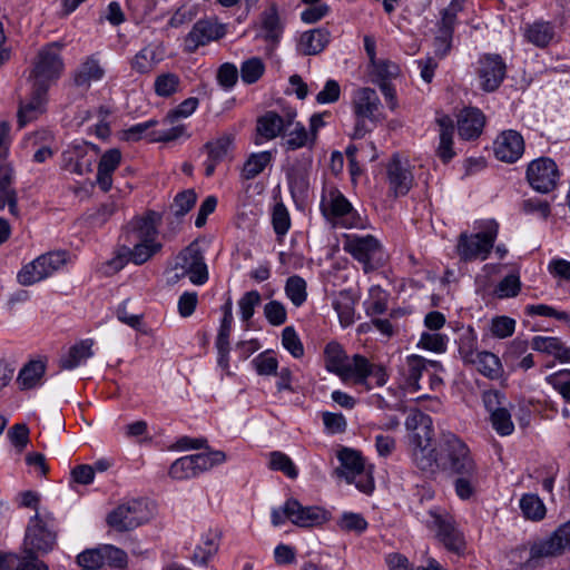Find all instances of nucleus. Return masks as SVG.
Here are the masks:
<instances>
[{"label": "nucleus", "mask_w": 570, "mask_h": 570, "mask_svg": "<svg viewBox=\"0 0 570 570\" xmlns=\"http://www.w3.org/2000/svg\"><path fill=\"white\" fill-rule=\"evenodd\" d=\"M439 468L458 475H474L476 465L468 445L455 434L443 432L439 440Z\"/></svg>", "instance_id": "obj_4"}, {"label": "nucleus", "mask_w": 570, "mask_h": 570, "mask_svg": "<svg viewBox=\"0 0 570 570\" xmlns=\"http://www.w3.org/2000/svg\"><path fill=\"white\" fill-rule=\"evenodd\" d=\"M285 294L296 307L303 305L307 298L305 279L298 275L288 277L285 284Z\"/></svg>", "instance_id": "obj_42"}, {"label": "nucleus", "mask_w": 570, "mask_h": 570, "mask_svg": "<svg viewBox=\"0 0 570 570\" xmlns=\"http://www.w3.org/2000/svg\"><path fill=\"white\" fill-rule=\"evenodd\" d=\"M149 520L147 503L142 499H132L119 504L107 515V523L112 529L130 531Z\"/></svg>", "instance_id": "obj_10"}, {"label": "nucleus", "mask_w": 570, "mask_h": 570, "mask_svg": "<svg viewBox=\"0 0 570 570\" xmlns=\"http://www.w3.org/2000/svg\"><path fill=\"white\" fill-rule=\"evenodd\" d=\"M165 55L163 42H150L134 56L130 67L139 75L150 73L165 59Z\"/></svg>", "instance_id": "obj_23"}, {"label": "nucleus", "mask_w": 570, "mask_h": 570, "mask_svg": "<svg viewBox=\"0 0 570 570\" xmlns=\"http://www.w3.org/2000/svg\"><path fill=\"white\" fill-rule=\"evenodd\" d=\"M556 391H558L566 402L570 403V370H561L546 377Z\"/></svg>", "instance_id": "obj_57"}, {"label": "nucleus", "mask_w": 570, "mask_h": 570, "mask_svg": "<svg viewBox=\"0 0 570 570\" xmlns=\"http://www.w3.org/2000/svg\"><path fill=\"white\" fill-rule=\"evenodd\" d=\"M217 534L209 532L203 539V544L198 546L193 554L195 563L205 564L210 557L218 550Z\"/></svg>", "instance_id": "obj_47"}, {"label": "nucleus", "mask_w": 570, "mask_h": 570, "mask_svg": "<svg viewBox=\"0 0 570 570\" xmlns=\"http://www.w3.org/2000/svg\"><path fill=\"white\" fill-rule=\"evenodd\" d=\"M428 366L439 368L441 364L438 361H428L420 355H410L406 357L403 376L411 392H417L421 389L419 381L423 373L428 371Z\"/></svg>", "instance_id": "obj_28"}, {"label": "nucleus", "mask_w": 570, "mask_h": 570, "mask_svg": "<svg viewBox=\"0 0 570 570\" xmlns=\"http://www.w3.org/2000/svg\"><path fill=\"white\" fill-rule=\"evenodd\" d=\"M105 75V70L99 60L94 56L88 57L75 72L73 81L78 87H89L91 81L100 80Z\"/></svg>", "instance_id": "obj_34"}, {"label": "nucleus", "mask_w": 570, "mask_h": 570, "mask_svg": "<svg viewBox=\"0 0 570 570\" xmlns=\"http://www.w3.org/2000/svg\"><path fill=\"white\" fill-rule=\"evenodd\" d=\"M435 122L439 126L440 138L436 155L446 164L455 156L453 150L454 121L448 115H438Z\"/></svg>", "instance_id": "obj_27"}, {"label": "nucleus", "mask_w": 570, "mask_h": 570, "mask_svg": "<svg viewBox=\"0 0 570 570\" xmlns=\"http://www.w3.org/2000/svg\"><path fill=\"white\" fill-rule=\"evenodd\" d=\"M191 458L195 465L196 475L225 462L226 460V455L222 451L193 454Z\"/></svg>", "instance_id": "obj_48"}, {"label": "nucleus", "mask_w": 570, "mask_h": 570, "mask_svg": "<svg viewBox=\"0 0 570 570\" xmlns=\"http://www.w3.org/2000/svg\"><path fill=\"white\" fill-rule=\"evenodd\" d=\"M331 33L326 28H317L302 33L299 50L304 55H317L324 50L330 42Z\"/></svg>", "instance_id": "obj_30"}, {"label": "nucleus", "mask_w": 570, "mask_h": 570, "mask_svg": "<svg viewBox=\"0 0 570 570\" xmlns=\"http://www.w3.org/2000/svg\"><path fill=\"white\" fill-rule=\"evenodd\" d=\"M531 346L534 351L553 355L559 360L562 342L558 337L551 336H534L531 342Z\"/></svg>", "instance_id": "obj_59"}, {"label": "nucleus", "mask_w": 570, "mask_h": 570, "mask_svg": "<svg viewBox=\"0 0 570 570\" xmlns=\"http://www.w3.org/2000/svg\"><path fill=\"white\" fill-rule=\"evenodd\" d=\"M282 344L295 358L303 356L304 347L294 327L287 326L283 330Z\"/></svg>", "instance_id": "obj_63"}, {"label": "nucleus", "mask_w": 570, "mask_h": 570, "mask_svg": "<svg viewBox=\"0 0 570 570\" xmlns=\"http://www.w3.org/2000/svg\"><path fill=\"white\" fill-rule=\"evenodd\" d=\"M499 233V224L489 219L482 223L480 230L472 235L461 234L456 248L463 261H484L488 258Z\"/></svg>", "instance_id": "obj_7"}, {"label": "nucleus", "mask_w": 570, "mask_h": 570, "mask_svg": "<svg viewBox=\"0 0 570 570\" xmlns=\"http://www.w3.org/2000/svg\"><path fill=\"white\" fill-rule=\"evenodd\" d=\"M320 209L324 218L333 227L358 228L363 226L357 210L342 191L332 184L323 185Z\"/></svg>", "instance_id": "obj_3"}, {"label": "nucleus", "mask_w": 570, "mask_h": 570, "mask_svg": "<svg viewBox=\"0 0 570 570\" xmlns=\"http://www.w3.org/2000/svg\"><path fill=\"white\" fill-rule=\"evenodd\" d=\"M46 366L41 361H31L19 372L17 383L21 390L35 387L43 376Z\"/></svg>", "instance_id": "obj_38"}, {"label": "nucleus", "mask_w": 570, "mask_h": 570, "mask_svg": "<svg viewBox=\"0 0 570 570\" xmlns=\"http://www.w3.org/2000/svg\"><path fill=\"white\" fill-rule=\"evenodd\" d=\"M197 195L194 189H186L178 193L171 204V210L174 215L185 216L196 204Z\"/></svg>", "instance_id": "obj_55"}, {"label": "nucleus", "mask_w": 570, "mask_h": 570, "mask_svg": "<svg viewBox=\"0 0 570 570\" xmlns=\"http://www.w3.org/2000/svg\"><path fill=\"white\" fill-rule=\"evenodd\" d=\"M268 466L271 470L283 472L289 479H296L298 475V471L292 459L279 451L269 453Z\"/></svg>", "instance_id": "obj_44"}, {"label": "nucleus", "mask_w": 570, "mask_h": 570, "mask_svg": "<svg viewBox=\"0 0 570 570\" xmlns=\"http://www.w3.org/2000/svg\"><path fill=\"white\" fill-rule=\"evenodd\" d=\"M326 368L338 375L344 382L362 386L365 391L372 390L368 379L375 381L376 386H383L389 380V374L382 364L371 363L365 356L355 354L347 358L343 347L336 342H330L324 350Z\"/></svg>", "instance_id": "obj_1"}, {"label": "nucleus", "mask_w": 570, "mask_h": 570, "mask_svg": "<svg viewBox=\"0 0 570 570\" xmlns=\"http://www.w3.org/2000/svg\"><path fill=\"white\" fill-rule=\"evenodd\" d=\"M273 156L271 151L253 153L246 159L240 177L244 180L256 178L272 163Z\"/></svg>", "instance_id": "obj_36"}, {"label": "nucleus", "mask_w": 570, "mask_h": 570, "mask_svg": "<svg viewBox=\"0 0 570 570\" xmlns=\"http://www.w3.org/2000/svg\"><path fill=\"white\" fill-rule=\"evenodd\" d=\"M161 249V244L158 242H132L124 243L116 256L107 263V273H116L125 267L128 262L136 265L146 263L150 257Z\"/></svg>", "instance_id": "obj_14"}, {"label": "nucleus", "mask_w": 570, "mask_h": 570, "mask_svg": "<svg viewBox=\"0 0 570 570\" xmlns=\"http://www.w3.org/2000/svg\"><path fill=\"white\" fill-rule=\"evenodd\" d=\"M425 523L428 528L435 531L436 538L449 551L458 554L464 551V534L453 517L448 513H440L436 510H430Z\"/></svg>", "instance_id": "obj_11"}, {"label": "nucleus", "mask_w": 570, "mask_h": 570, "mask_svg": "<svg viewBox=\"0 0 570 570\" xmlns=\"http://www.w3.org/2000/svg\"><path fill=\"white\" fill-rule=\"evenodd\" d=\"M225 35V24L218 23L214 19L198 20L185 37V50L187 52H195L199 47L219 40Z\"/></svg>", "instance_id": "obj_16"}, {"label": "nucleus", "mask_w": 570, "mask_h": 570, "mask_svg": "<svg viewBox=\"0 0 570 570\" xmlns=\"http://www.w3.org/2000/svg\"><path fill=\"white\" fill-rule=\"evenodd\" d=\"M524 36L532 45L544 48L554 38V27L550 22L535 21L528 26Z\"/></svg>", "instance_id": "obj_37"}, {"label": "nucleus", "mask_w": 570, "mask_h": 570, "mask_svg": "<svg viewBox=\"0 0 570 570\" xmlns=\"http://www.w3.org/2000/svg\"><path fill=\"white\" fill-rule=\"evenodd\" d=\"M158 220L159 216L155 212H148L145 216L135 217L125 227V232L121 236L124 242H156Z\"/></svg>", "instance_id": "obj_20"}, {"label": "nucleus", "mask_w": 570, "mask_h": 570, "mask_svg": "<svg viewBox=\"0 0 570 570\" xmlns=\"http://www.w3.org/2000/svg\"><path fill=\"white\" fill-rule=\"evenodd\" d=\"M405 426L412 434L433 435L432 419L422 412H415L406 417Z\"/></svg>", "instance_id": "obj_51"}, {"label": "nucleus", "mask_w": 570, "mask_h": 570, "mask_svg": "<svg viewBox=\"0 0 570 570\" xmlns=\"http://www.w3.org/2000/svg\"><path fill=\"white\" fill-rule=\"evenodd\" d=\"M66 257V252L61 250L40 255L21 268L17 276L18 282L23 286H29L49 277L65 265Z\"/></svg>", "instance_id": "obj_13"}, {"label": "nucleus", "mask_w": 570, "mask_h": 570, "mask_svg": "<svg viewBox=\"0 0 570 570\" xmlns=\"http://www.w3.org/2000/svg\"><path fill=\"white\" fill-rule=\"evenodd\" d=\"M48 89L32 85L30 98L28 101H20L18 110V125L23 128L29 122L36 120L46 110Z\"/></svg>", "instance_id": "obj_24"}, {"label": "nucleus", "mask_w": 570, "mask_h": 570, "mask_svg": "<svg viewBox=\"0 0 570 570\" xmlns=\"http://www.w3.org/2000/svg\"><path fill=\"white\" fill-rule=\"evenodd\" d=\"M353 112L356 118L353 138L361 139L372 130L367 121L376 126L383 117V106L377 92L368 87L357 88L352 96Z\"/></svg>", "instance_id": "obj_6"}, {"label": "nucleus", "mask_w": 570, "mask_h": 570, "mask_svg": "<svg viewBox=\"0 0 570 570\" xmlns=\"http://www.w3.org/2000/svg\"><path fill=\"white\" fill-rule=\"evenodd\" d=\"M337 524L344 531H354L356 533H362L367 528V522L363 515L354 512H344Z\"/></svg>", "instance_id": "obj_64"}, {"label": "nucleus", "mask_w": 570, "mask_h": 570, "mask_svg": "<svg viewBox=\"0 0 570 570\" xmlns=\"http://www.w3.org/2000/svg\"><path fill=\"white\" fill-rule=\"evenodd\" d=\"M287 520L302 528H311L323 524L327 520V513L323 508L316 505L304 507L294 498L285 502Z\"/></svg>", "instance_id": "obj_18"}, {"label": "nucleus", "mask_w": 570, "mask_h": 570, "mask_svg": "<svg viewBox=\"0 0 570 570\" xmlns=\"http://www.w3.org/2000/svg\"><path fill=\"white\" fill-rule=\"evenodd\" d=\"M485 117L483 112L474 107L464 108L458 116V131L462 139H476L483 130Z\"/></svg>", "instance_id": "obj_26"}, {"label": "nucleus", "mask_w": 570, "mask_h": 570, "mask_svg": "<svg viewBox=\"0 0 570 570\" xmlns=\"http://www.w3.org/2000/svg\"><path fill=\"white\" fill-rule=\"evenodd\" d=\"M63 70V62L60 57V46L57 42L43 47L37 56L30 79L32 85L49 89Z\"/></svg>", "instance_id": "obj_8"}, {"label": "nucleus", "mask_w": 570, "mask_h": 570, "mask_svg": "<svg viewBox=\"0 0 570 570\" xmlns=\"http://www.w3.org/2000/svg\"><path fill=\"white\" fill-rule=\"evenodd\" d=\"M30 561L21 564L20 557L16 553L0 552V570H49L47 564L36 563L29 568Z\"/></svg>", "instance_id": "obj_58"}, {"label": "nucleus", "mask_w": 570, "mask_h": 570, "mask_svg": "<svg viewBox=\"0 0 570 570\" xmlns=\"http://www.w3.org/2000/svg\"><path fill=\"white\" fill-rule=\"evenodd\" d=\"M520 509L527 519L534 521L543 519L546 507L539 497L533 494H524L520 500Z\"/></svg>", "instance_id": "obj_45"}, {"label": "nucleus", "mask_w": 570, "mask_h": 570, "mask_svg": "<svg viewBox=\"0 0 570 570\" xmlns=\"http://www.w3.org/2000/svg\"><path fill=\"white\" fill-rule=\"evenodd\" d=\"M448 337L446 335L436 332H423L421 334L419 346L424 350L435 353H443L446 351Z\"/></svg>", "instance_id": "obj_60"}, {"label": "nucleus", "mask_w": 570, "mask_h": 570, "mask_svg": "<svg viewBox=\"0 0 570 570\" xmlns=\"http://www.w3.org/2000/svg\"><path fill=\"white\" fill-rule=\"evenodd\" d=\"M77 563L81 570H100L105 564L100 548L87 549L78 554Z\"/></svg>", "instance_id": "obj_61"}, {"label": "nucleus", "mask_w": 570, "mask_h": 570, "mask_svg": "<svg viewBox=\"0 0 570 570\" xmlns=\"http://www.w3.org/2000/svg\"><path fill=\"white\" fill-rule=\"evenodd\" d=\"M570 550V521L559 525L549 537L531 543L529 558L520 567L534 570L543 566L544 559L557 558Z\"/></svg>", "instance_id": "obj_5"}, {"label": "nucleus", "mask_w": 570, "mask_h": 570, "mask_svg": "<svg viewBox=\"0 0 570 570\" xmlns=\"http://www.w3.org/2000/svg\"><path fill=\"white\" fill-rule=\"evenodd\" d=\"M233 141L234 137L232 135L224 134L203 146V150L207 154V158L204 161L205 175L207 177L213 176L217 165L225 160Z\"/></svg>", "instance_id": "obj_25"}, {"label": "nucleus", "mask_w": 570, "mask_h": 570, "mask_svg": "<svg viewBox=\"0 0 570 570\" xmlns=\"http://www.w3.org/2000/svg\"><path fill=\"white\" fill-rule=\"evenodd\" d=\"M478 341L476 334L473 330L469 328L463 332L458 341V350L459 354L462 357L464 363H473L474 357L476 356Z\"/></svg>", "instance_id": "obj_43"}, {"label": "nucleus", "mask_w": 570, "mask_h": 570, "mask_svg": "<svg viewBox=\"0 0 570 570\" xmlns=\"http://www.w3.org/2000/svg\"><path fill=\"white\" fill-rule=\"evenodd\" d=\"M386 169L390 189L396 197L406 195L414 180L410 163L406 159H401L399 155H394Z\"/></svg>", "instance_id": "obj_21"}, {"label": "nucleus", "mask_w": 570, "mask_h": 570, "mask_svg": "<svg viewBox=\"0 0 570 570\" xmlns=\"http://www.w3.org/2000/svg\"><path fill=\"white\" fill-rule=\"evenodd\" d=\"M57 524L53 514L49 511L37 512L29 521L23 540V556L21 564L30 561L29 568L36 563L46 564L39 560L37 553H48L56 544Z\"/></svg>", "instance_id": "obj_2"}, {"label": "nucleus", "mask_w": 570, "mask_h": 570, "mask_svg": "<svg viewBox=\"0 0 570 570\" xmlns=\"http://www.w3.org/2000/svg\"><path fill=\"white\" fill-rule=\"evenodd\" d=\"M262 28L265 39L277 41L283 32L276 6H271L262 13Z\"/></svg>", "instance_id": "obj_41"}, {"label": "nucleus", "mask_w": 570, "mask_h": 570, "mask_svg": "<svg viewBox=\"0 0 570 570\" xmlns=\"http://www.w3.org/2000/svg\"><path fill=\"white\" fill-rule=\"evenodd\" d=\"M490 421L492 428L501 436L510 435L514 431L511 413L507 406L498 412L492 413L490 415Z\"/></svg>", "instance_id": "obj_53"}, {"label": "nucleus", "mask_w": 570, "mask_h": 570, "mask_svg": "<svg viewBox=\"0 0 570 570\" xmlns=\"http://www.w3.org/2000/svg\"><path fill=\"white\" fill-rule=\"evenodd\" d=\"M94 341L86 338L72 345L66 355L59 360V367L62 370H73L80 364L86 362L94 355L92 352Z\"/></svg>", "instance_id": "obj_29"}, {"label": "nucleus", "mask_w": 570, "mask_h": 570, "mask_svg": "<svg viewBox=\"0 0 570 570\" xmlns=\"http://www.w3.org/2000/svg\"><path fill=\"white\" fill-rule=\"evenodd\" d=\"M478 371L487 377L497 379L501 373L500 358L491 352H479L473 360V363Z\"/></svg>", "instance_id": "obj_39"}, {"label": "nucleus", "mask_w": 570, "mask_h": 570, "mask_svg": "<svg viewBox=\"0 0 570 570\" xmlns=\"http://www.w3.org/2000/svg\"><path fill=\"white\" fill-rule=\"evenodd\" d=\"M174 269L176 281L188 276L193 284L203 285L208 279L204 256L196 244H190L176 256Z\"/></svg>", "instance_id": "obj_12"}, {"label": "nucleus", "mask_w": 570, "mask_h": 570, "mask_svg": "<svg viewBox=\"0 0 570 570\" xmlns=\"http://www.w3.org/2000/svg\"><path fill=\"white\" fill-rule=\"evenodd\" d=\"M265 66L259 58H250L240 66V77L245 83H255L264 73Z\"/></svg>", "instance_id": "obj_54"}, {"label": "nucleus", "mask_w": 570, "mask_h": 570, "mask_svg": "<svg viewBox=\"0 0 570 570\" xmlns=\"http://www.w3.org/2000/svg\"><path fill=\"white\" fill-rule=\"evenodd\" d=\"M168 473L170 478L175 480H185L197 476L191 455H186L174 461Z\"/></svg>", "instance_id": "obj_52"}, {"label": "nucleus", "mask_w": 570, "mask_h": 570, "mask_svg": "<svg viewBox=\"0 0 570 570\" xmlns=\"http://www.w3.org/2000/svg\"><path fill=\"white\" fill-rule=\"evenodd\" d=\"M180 79L176 73L166 72L155 79V92L159 97H169L178 91Z\"/></svg>", "instance_id": "obj_49"}, {"label": "nucleus", "mask_w": 570, "mask_h": 570, "mask_svg": "<svg viewBox=\"0 0 570 570\" xmlns=\"http://www.w3.org/2000/svg\"><path fill=\"white\" fill-rule=\"evenodd\" d=\"M343 248L363 265L365 272L375 268L383 261L382 246L372 235H345Z\"/></svg>", "instance_id": "obj_9"}, {"label": "nucleus", "mask_w": 570, "mask_h": 570, "mask_svg": "<svg viewBox=\"0 0 570 570\" xmlns=\"http://www.w3.org/2000/svg\"><path fill=\"white\" fill-rule=\"evenodd\" d=\"M523 151V138L515 130L503 131L494 141V155L501 161L512 164L522 156Z\"/></svg>", "instance_id": "obj_22"}, {"label": "nucleus", "mask_w": 570, "mask_h": 570, "mask_svg": "<svg viewBox=\"0 0 570 570\" xmlns=\"http://www.w3.org/2000/svg\"><path fill=\"white\" fill-rule=\"evenodd\" d=\"M337 459L341 462V468L336 470V473L346 481L353 479L365 466L364 459L360 452L352 449H342L337 454Z\"/></svg>", "instance_id": "obj_32"}, {"label": "nucleus", "mask_w": 570, "mask_h": 570, "mask_svg": "<svg viewBox=\"0 0 570 570\" xmlns=\"http://www.w3.org/2000/svg\"><path fill=\"white\" fill-rule=\"evenodd\" d=\"M333 307L336 311L340 322L343 326H348L354 322V306L353 301L346 294L340 296L333 302Z\"/></svg>", "instance_id": "obj_56"}, {"label": "nucleus", "mask_w": 570, "mask_h": 570, "mask_svg": "<svg viewBox=\"0 0 570 570\" xmlns=\"http://www.w3.org/2000/svg\"><path fill=\"white\" fill-rule=\"evenodd\" d=\"M13 169L6 164H0V209L8 205L12 215H17V195L11 188Z\"/></svg>", "instance_id": "obj_33"}, {"label": "nucleus", "mask_w": 570, "mask_h": 570, "mask_svg": "<svg viewBox=\"0 0 570 570\" xmlns=\"http://www.w3.org/2000/svg\"><path fill=\"white\" fill-rule=\"evenodd\" d=\"M285 130L282 116L275 111H266L258 117L256 131L266 140H272L283 134Z\"/></svg>", "instance_id": "obj_35"}, {"label": "nucleus", "mask_w": 570, "mask_h": 570, "mask_svg": "<svg viewBox=\"0 0 570 570\" xmlns=\"http://www.w3.org/2000/svg\"><path fill=\"white\" fill-rule=\"evenodd\" d=\"M272 224L278 239H282L291 227L289 213L284 204L277 203L272 213Z\"/></svg>", "instance_id": "obj_50"}, {"label": "nucleus", "mask_w": 570, "mask_h": 570, "mask_svg": "<svg viewBox=\"0 0 570 570\" xmlns=\"http://www.w3.org/2000/svg\"><path fill=\"white\" fill-rule=\"evenodd\" d=\"M262 298L257 291L245 293L238 301L240 317L243 322H249L255 313V307L259 305Z\"/></svg>", "instance_id": "obj_62"}, {"label": "nucleus", "mask_w": 570, "mask_h": 570, "mask_svg": "<svg viewBox=\"0 0 570 570\" xmlns=\"http://www.w3.org/2000/svg\"><path fill=\"white\" fill-rule=\"evenodd\" d=\"M314 142V137L309 136L302 122H296L295 127L285 129L282 137V146L292 151L304 147L312 148Z\"/></svg>", "instance_id": "obj_31"}, {"label": "nucleus", "mask_w": 570, "mask_h": 570, "mask_svg": "<svg viewBox=\"0 0 570 570\" xmlns=\"http://www.w3.org/2000/svg\"><path fill=\"white\" fill-rule=\"evenodd\" d=\"M433 435L411 434L412 461L423 472H434L439 468V449L431 445Z\"/></svg>", "instance_id": "obj_19"}, {"label": "nucleus", "mask_w": 570, "mask_h": 570, "mask_svg": "<svg viewBox=\"0 0 570 570\" xmlns=\"http://www.w3.org/2000/svg\"><path fill=\"white\" fill-rule=\"evenodd\" d=\"M102 556L104 564L115 569H125L128 563L127 553L112 544L99 546Z\"/></svg>", "instance_id": "obj_46"}, {"label": "nucleus", "mask_w": 570, "mask_h": 570, "mask_svg": "<svg viewBox=\"0 0 570 570\" xmlns=\"http://www.w3.org/2000/svg\"><path fill=\"white\" fill-rule=\"evenodd\" d=\"M529 185L541 194L553 190L559 179V170L554 160L548 157H540L532 160L527 168Z\"/></svg>", "instance_id": "obj_15"}, {"label": "nucleus", "mask_w": 570, "mask_h": 570, "mask_svg": "<svg viewBox=\"0 0 570 570\" xmlns=\"http://www.w3.org/2000/svg\"><path fill=\"white\" fill-rule=\"evenodd\" d=\"M480 86L485 91H494L505 78L507 66L502 57L497 53H487L479 60Z\"/></svg>", "instance_id": "obj_17"}, {"label": "nucleus", "mask_w": 570, "mask_h": 570, "mask_svg": "<svg viewBox=\"0 0 570 570\" xmlns=\"http://www.w3.org/2000/svg\"><path fill=\"white\" fill-rule=\"evenodd\" d=\"M287 180L293 198L303 200L309 189L307 171L303 168H292L287 171Z\"/></svg>", "instance_id": "obj_40"}]
</instances>
